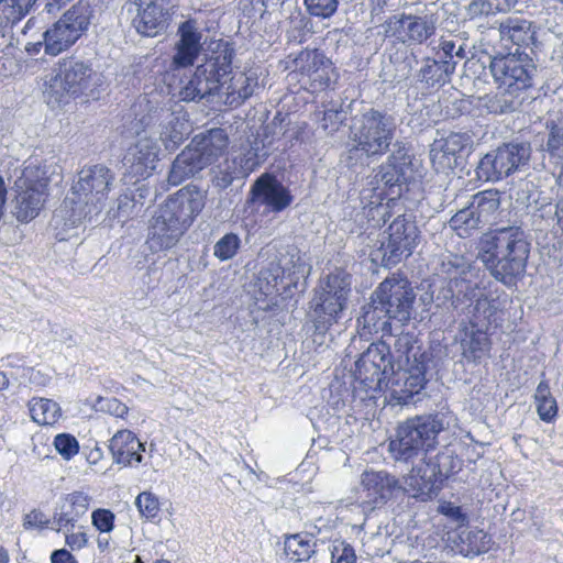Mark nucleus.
I'll use <instances>...</instances> for the list:
<instances>
[{"mask_svg": "<svg viewBox=\"0 0 563 563\" xmlns=\"http://www.w3.org/2000/svg\"><path fill=\"white\" fill-rule=\"evenodd\" d=\"M440 271L446 283L439 290L437 300L460 312L472 308L468 320L460 324V344L463 358L479 364L489 355L492 329L501 321L496 299L485 294V272L475 262L457 254L444 256Z\"/></svg>", "mask_w": 563, "mask_h": 563, "instance_id": "nucleus-1", "label": "nucleus"}, {"mask_svg": "<svg viewBox=\"0 0 563 563\" xmlns=\"http://www.w3.org/2000/svg\"><path fill=\"white\" fill-rule=\"evenodd\" d=\"M422 163L404 141H396L386 162L374 169L371 188L362 191L364 211L373 228H379L404 210L399 199L422 178Z\"/></svg>", "mask_w": 563, "mask_h": 563, "instance_id": "nucleus-2", "label": "nucleus"}, {"mask_svg": "<svg viewBox=\"0 0 563 563\" xmlns=\"http://www.w3.org/2000/svg\"><path fill=\"white\" fill-rule=\"evenodd\" d=\"M235 55L229 42L220 41L206 55L202 64L186 80H181L178 97L185 102L213 101L214 97H225V104L238 108L254 91L251 78L240 73L232 75Z\"/></svg>", "mask_w": 563, "mask_h": 563, "instance_id": "nucleus-3", "label": "nucleus"}, {"mask_svg": "<svg viewBox=\"0 0 563 563\" xmlns=\"http://www.w3.org/2000/svg\"><path fill=\"white\" fill-rule=\"evenodd\" d=\"M477 250V258L484 265L483 271L485 273L487 271L505 287L515 288L525 277L531 242L521 227H501L483 233ZM485 279H487L486 275ZM488 284L485 280L486 287Z\"/></svg>", "mask_w": 563, "mask_h": 563, "instance_id": "nucleus-4", "label": "nucleus"}, {"mask_svg": "<svg viewBox=\"0 0 563 563\" xmlns=\"http://www.w3.org/2000/svg\"><path fill=\"white\" fill-rule=\"evenodd\" d=\"M205 199L202 191L189 187L169 196L148 221L145 246L151 253L175 247L205 208Z\"/></svg>", "mask_w": 563, "mask_h": 563, "instance_id": "nucleus-5", "label": "nucleus"}, {"mask_svg": "<svg viewBox=\"0 0 563 563\" xmlns=\"http://www.w3.org/2000/svg\"><path fill=\"white\" fill-rule=\"evenodd\" d=\"M311 266L299 253L282 254L260 271L255 287V305L258 310L276 311L295 300L307 289Z\"/></svg>", "mask_w": 563, "mask_h": 563, "instance_id": "nucleus-6", "label": "nucleus"}, {"mask_svg": "<svg viewBox=\"0 0 563 563\" xmlns=\"http://www.w3.org/2000/svg\"><path fill=\"white\" fill-rule=\"evenodd\" d=\"M396 129L395 117L385 110L371 108L355 117L349 129L343 162L349 167H355L380 158L390 151L391 145L395 148L393 140Z\"/></svg>", "mask_w": 563, "mask_h": 563, "instance_id": "nucleus-7", "label": "nucleus"}, {"mask_svg": "<svg viewBox=\"0 0 563 563\" xmlns=\"http://www.w3.org/2000/svg\"><path fill=\"white\" fill-rule=\"evenodd\" d=\"M395 347L405 357V366L394 369L389 380V396L400 405L416 402L428 383L427 374L439 365L442 354L441 344H431L429 349H422L412 334L405 333L397 338Z\"/></svg>", "mask_w": 563, "mask_h": 563, "instance_id": "nucleus-8", "label": "nucleus"}, {"mask_svg": "<svg viewBox=\"0 0 563 563\" xmlns=\"http://www.w3.org/2000/svg\"><path fill=\"white\" fill-rule=\"evenodd\" d=\"M394 358L389 344L377 341L369 344L354 368V386L350 395L351 410L360 411L363 406H373L376 393L387 389L394 374Z\"/></svg>", "mask_w": 563, "mask_h": 563, "instance_id": "nucleus-9", "label": "nucleus"}, {"mask_svg": "<svg viewBox=\"0 0 563 563\" xmlns=\"http://www.w3.org/2000/svg\"><path fill=\"white\" fill-rule=\"evenodd\" d=\"M54 75L45 82L44 98L52 108L68 103L70 98L93 97L102 85V75L91 60L76 56L62 58Z\"/></svg>", "mask_w": 563, "mask_h": 563, "instance_id": "nucleus-10", "label": "nucleus"}, {"mask_svg": "<svg viewBox=\"0 0 563 563\" xmlns=\"http://www.w3.org/2000/svg\"><path fill=\"white\" fill-rule=\"evenodd\" d=\"M352 277L336 269L319 280L309 302V319L313 334L323 335L339 321L346 309L351 294Z\"/></svg>", "mask_w": 563, "mask_h": 563, "instance_id": "nucleus-11", "label": "nucleus"}, {"mask_svg": "<svg viewBox=\"0 0 563 563\" xmlns=\"http://www.w3.org/2000/svg\"><path fill=\"white\" fill-rule=\"evenodd\" d=\"M442 430L443 423L438 416H416L398 424L388 450L396 462L413 463L435 448Z\"/></svg>", "mask_w": 563, "mask_h": 563, "instance_id": "nucleus-12", "label": "nucleus"}, {"mask_svg": "<svg viewBox=\"0 0 563 563\" xmlns=\"http://www.w3.org/2000/svg\"><path fill=\"white\" fill-rule=\"evenodd\" d=\"M466 58L465 45L452 38L442 37L432 47V55L417 60L413 71L415 84L424 90L438 91L452 80L456 65Z\"/></svg>", "mask_w": 563, "mask_h": 563, "instance_id": "nucleus-13", "label": "nucleus"}, {"mask_svg": "<svg viewBox=\"0 0 563 563\" xmlns=\"http://www.w3.org/2000/svg\"><path fill=\"white\" fill-rule=\"evenodd\" d=\"M380 247L372 253L373 261L380 256L385 267H393L409 257L421 240L417 217L412 211L402 210L389 223Z\"/></svg>", "mask_w": 563, "mask_h": 563, "instance_id": "nucleus-14", "label": "nucleus"}, {"mask_svg": "<svg viewBox=\"0 0 563 563\" xmlns=\"http://www.w3.org/2000/svg\"><path fill=\"white\" fill-rule=\"evenodd\" d=\"M532 148L528 141L504 142L488 151L478 162L475 173L478 180L497 183L529 165Z\"/></svg>", "mask_w": 563, "mask_h": 563, "instance_id": "nucleus-15", "label": "nucleus"}, {"mask_svg": "<svg viewBox=\"0 0 563 563\" xmlns=\"http://www.w3.org/2000/svg\"><path fill=\"white\" fill-rule=\"evenodd\" d=\"M488 68L495 85H504L533 99L531 92L536 86L538 66L530 54L515 52L488 56Z\"/></svg>", "mask_w": 563, "mask_h": 563, "instance_id": "nucleus-16", "label": "nucleus"}, {"mask_svg": "<svg viewBox=\"0 0 563 563\" xmlns=\"http://www.w3.org/2000/svg\"><path fill=\"white\" fill-rule=\"evenodd\" d=\"M143 108L145 113L135 112V122L133 129L137 134L140 131H146L158 124L159 139L168 152L176 151L179 145L188 137L191 132V124L183 111H175L167 107H154L150 100H146Z\"/></svg>", "mask_w": 563, "mask_h": 563, "instance_id": "nucleus-17", "label": "nucleus"}, {"mask_svg": "<svg viewBox=\"0 0 563 563\" xmlns=\"http://www.w3.org/2000/svg\"><path fill=\"white\" fill-rule=\"evenodd\" d=\"M114 173L103 164L84 166L71 186V205H80L96 216L103 209L112 189Z\"/></svg>", "mask_w": 563, "mask_h": 563, "instance_id": "nucleus-18", "label": "nucleus"}, {"mask_svg": "<svg viewBox=\"0 0 563 563\" xmlns=\"http://www.w3.org/2000/svg\"><path fill=\"white\" fill-rule=\"evenodd\" d=\"M374 294L376 302L386 307L394 321L405 324L411 319L417 295L406 276L393 274L376 287Z\"/></svg>", "mask_w": 563, "mask_h": 563, "instance_id": "nucleus-19", "label": "nucleus"}, {"mask_svg": "<svg viewBox=\"0 0 563 563\" xmlns=\"http://www.w3.org/2000/svg\"><path fill=\"white\" fill-rule=\"evenodd\" d=\"M294 201V196L275 174L263 173L251 185L246 205L249 208L264 207L267 213H280Z\"/></svg>", "mask_w": 563, "mask_h": 563, "instance_id": "nucleus-20", "label": "nucleus"}, {"mask_svg": "<svg viewBox=\"0 0 563 563\" xmlns=\"http://www.w3.org/2000/svg\"><path fill=\"white\" fill-rule=\"evenodd\" d=\"M361 506L365 514L383 507L394 495L404 490L398 478L386 471H366L361 478Z\"/></svg>", "mask_w": 563, "mask_h": 563, "instance_id": "nucleus-21", "label": "nucleus"}, {"mask_svg": "<svg viewBox=\"0 0 563 563\" xmlns=\"http://www.w3.org/2000/svg\"><path fill=\"white\" fill-rule=\"evenodd\" d=\"M159 147L152 137H141L130 146L122 159L124 177L137 184L140 179L150 177L156 168Z\"/></svg>", "mask_w": 563, "mask_h": 563, "instance_id": "nucleus-22", "label": "nucleus"}, {"mask_svg": "<svg viewBox=\"0 0 563 563\" xmlns=\"http://www.w3.org/2000/svg\"><path fill=\"white\" fill-rule=\"evenodd\" d=\"M128 12L135 11L131 19L134 30L142 36L154 37L169 25L172 4H159L156 2H128Z\"/></svg>", "mask_w": 563, "mask_h": 563, "instance_id": "nucleus-23", "label": "nucleus"}, {"mask_svg": "<svg viewBox=\"0 0 563 563\" xmlns=\"http://www.w3.org/2000/svg\"><path fill=\"white\" fill-rule=\"evenodd\" d=\"M422 463L413 466L405 477L404 492L411 497L426 501L433 498L442 489L444 483L431 463V456L420 457Z\"/></svg>", "mask_w": 563, "mask_h": 563, "instance_id": "nucleus-24", "label": "nucleus"}, {"mask_svg": "<svg viewBox=\"0 0 563 563\" xmlns=\"http://www.w3.org/2000/svg\"><path fill=\"white\" fill-rule=\"evenodd\" d=\"M47 197L45 179L24 180V187L18 192L14 201L13 216L21 223L35 219L42 210Z\"/></svg>", "mask_w": 563, "mask_h": 563, "instance_id": "nucleus-25", "label": "nucleus"}, {"mask_svg": "<svg viewBox=\"0 0 563 563\" xmlns=\"http://www.w3.org/2000/svg\"><path fill=\"white\" fill-rule=\"evenodd\" d=\"M178 42L175 45V54L172 65L174 69L192 66L200 55L202 34L198 31L195 20H186L178 26Z\"/></svg>", "mask_w": 563, "mask_h": 563, "instance_id": "nucleus-26", "label": "nucleus"}, {"mask_svg": "<svg viewBox=\"0 0 563 563\" xmlns=\"http://www.w3.org/2000/svg\"><path fill=\"white\" fill-rule=\"evenodd\" d=\"M530 99L504 85H496L495 91L477 98V106L490 115H508L520 112L525 102Z\"/></svg>", "mask_w": 563, "mask_h": 563, "instance_id": "nucleus-27", "label": "nucleus"}, {"mask_svg": "<svg viewBox=\"0 0 563 563\" xmlns=\"http://www.w3.org/2000/svg\"><path fill=\"white\" fill-rule=\"evenodd\" d=\"M91 497L84 492H73L63 497V504L56 508L53 516V530L59 531L63 528L67 532L75 528L76 522L88 511Z\"/></svg>", "mask_w": 563, "mask_h": 563, "instance_id": "nucleus-28", "label": "nucleus"}, {"mask_svg": "<svg viewBox=\"0 0 563 563\" xmlns=\"http://www.w3.org/2000/svg\"><path fill=\"white\" fill-rule=\"evenodd\" d=\"M374 291L371 295L369 302L361 308V314L357 317L356 323L361 336L371 335L373 333L390 334L391 321L394 317L389 316L383 303H377Z\"/></svg>", "mask_w": 563, "mask_h": 563, "instance_id": "nucleus-29", "label": "nucleus"}, {"mask_svg": "<svg viewBox=\"0 0 563 563\" xmlns=\"http://www.w3.org/2000/svg\"><path fill=\"white\" fill-rule=\"evenodd\" d=\"M188 145L210 166L225 153L229 136L224 129L213 128L196 134Z\"/></svg>", "mask_w": 563, "mask_h": 563, "instance_id": "nucleus-30", "label": "nucleus"}, {"mask_svg": "<svg viewBox=\"0 0 563 563\" xmlns=\"http://www.w3.org/2000/svg\"><path fill=\"white\" fill-rule=\"evenodd\" d=\"M109 450L114 463L129 466L142 462L141 452L145 450V445L132 431L120 430L111 438Z\"/></svg>", "mask_w": 563, "mask_h": 563, "instance_id": "nucleus-31", "label": "nucleus"}, {"mask_svg": "<svg viewBox=\"0 0 563 563\" xmlns=\"http://www.w3.org/2000/svg\"><path fill=\"white\" fill-rule=\"evenodd\" d=\"M68 201H70V198L65 199L64 206L54 212L51 220L55 238L60 242L68 241L77 234L76 230L82 218L96 216L95 213H87V209L80 205H73L68 208Z\"/></svg>", "mask_w": 563, "mask_h": 563, "instance_id": "nucleus-32", "label": "nucleus"}, {"mask_svg": "<svg viewBox=\"0 0 563 563\" xmlns=\"http://www.w3.org/2000/svg\"><path fill=\"white\" fill-rule=\"evenodd\" d=\"M474 145L473 134L470 132H452L444 140L440 151L432 150V162L442 168H453L457 165V155L468 154Z\"/></svg>", "mask_w": 563, "mask_h": 563, "instance_id": "nucleus-33", "label": "nucleus"}, {"mask_svg": "<svg viewBox=\"0 0 563 563\" xmlns=\"http://www.w3.org/2000/svg\"><path fill=\"white\" fill-rule=\"evenodd\" d=\"M133 265L132 287L136 292L143 296L158 287L163 269L155 261L148 263V256L141 254L134 256Z\"/></svg>", "mask_w": 563, "mask_h": 563, "instance_id": "nucleus-34", "label": "nucleus"}, {"mask_svg": "<svg viewBox=\"0 0 563 563\" xmlns=\"http://www.w3.org/2000/svg\"><path fill=\"white\" fill-rule=\"evenodd\" d=\"M207 167L208 165L197 154V151L187 145L174 159L168 174V183L178 186Z\"/></svg>", "mask_w": 563, "mask_h": 563, "instance_id": "nucleus-35", "label": "nucleus"}, {"mask_svg": "<svg viewBox=\"0 0 563 563\" xmlns=\"http://www.w3.org/2000/svg\"><path fill=\"white\" fill-rule=\"evenodd\" d=\"M45 37L46 54L55 57L71 47L80 38V33H76L74 27L59 18L45 30Z\"/></svg>", "mask_w": 563, "mask_h": 563, "instance_id": "nucleus-36", "label": "nucleus"}, {"mask_svg": "<svg viewBox=\"0 0 563 563\" xmlns=\"http://www.w3.org/2000/svg\"><path fill=\"white\" fill-rule=\"evenodd\" d=\"M503 38L511 41L514 45L521 48H530L537 43L536 30L531 21L521 18H508L500 26Z\"/></svg>", "mask_w": 563, "mask_h": 563, "instance_id": "nucleus-37", "label": "nucleus"}, {"mask_svg": "<svg viewBox=\"0 0 563 563\" xmlns=\"http://www.w3.org/2000/svg\"><path fill=\"white\" fill-rule=\"evenodd\" d=\"M329 59L322 51L318 48L302 49L298 54H289L286 60V69H291V74L296 77L300 76L298 81L302 84L308 77L311 76L312 71H316L319 67L327 63Z\"/></svg>", "mask_w": 563, "mask_h": 563, "instance_id": "nucleus-38", "label": "nucleus"}, {"mask_svg": "<svg viewBox=\"0 0 563 563\" xmlns=\"http://www.w3.org/2000/svg\"><path fill=\"white\" fill-rule=\"evenodd\" d=\"M40 0H0V30L13 29L26 15L35 11Z\"/></svg>", "mask_w": 563, "mask_h": 563, "instance_id": "nucleus-39", "label": "nucleus"}, {"mask_svg": "<svg viewBox=\"0 0 563 563\" xmlns=\"http://www.w3.org/2000/svg\"><path fill=\"white\" fill-rule=\"evenodd\" d=\"M548 137L543 147L544 157L555 172L563 169V117L548 124Z\"/></svg>", "mask_w": 563, "mask_h": 563, "instance_id": "nucleus-40", "label": "nucleus"}, {"mask_svg": "<svg viewBox=\"0 0 563 563\" xmlns=\"http://www.w3.org/2000/svg\"><path fill=\"white\" fill-rule=\"evenodd\" d=\"M353 102V100L347 98H340L331 100L324 106L321 128L328 135H333L344 124L347 117L352 113Z\"/></svg>", "mask_w": 563, "mask_h": 563, "instance_id": "nucleus-41", "label": "nucleus"}, {"mask_svg": "<svg viewBox=\"0 0 563 563\" xmlns=\"http://www.w3.org/2000/svg\"><path fill=\"white\" fill-rule=\"evenodd\" d=\"M450 227L456 231L457 235L461 238H468L476 230L485 227L484 220L479 218L476 210H474V206L471 203L459 210L451 219Z\"/></svg>", "mask_w": 563, "mask_h": 563, "instance_id": "nucleus-42", "label": "nucleus"}, {"mask_svg": "<svg viewBox=\"0 0 563 563\" xmlns=\"http://www.w3.org/2000/svg\"><path fill=\"white\" fill-rule=\"evenodd\" d=\"M407 34L409 37V46L415 44H422L435 32V25L431 16L415 15L406 13Z\"/></svg>", "mask_w": 563, "mask_h": 563, "instance_id": "nucleus-43", "label": "nucleus"}, {"mask_svg": "<svg viewBox=\"0 0 563 563\" xmlns=\"http://www.w3.org/2000/svg\"><path fill=\"white\" fill-rule=\"evenodd\" d=\"M29 410L33 421L38 424H54L62 416L59 405L47 398H32Z\"/></svg>", "mask_w": 563, "mask_h": 563, "instance_id": "nucleus-44", "label": "nucleus"}, {"mask_svg": "<svg viewBox=\"0 0 563 563\" xmlns=\"http://www.w3.org/2000/svg\"><path fill=\"white\" fill-rule=\"evenodd\" d=\"M534 401L539 418L547 423L553 422L558 416L559 408L555 398L551 394L548 380L542 379L539 383L534 394Z\"/></svg>", "mask_w": 563, "mask_h": 563, "instance_id": "nucleus-45", "label": "nucleus"}, {"mask_svg": "<svg viewBox=\"0 0 563 563\" xmlns=\"http://www.w3.org/2000/svg\"><path fill=\"white\" fill-rule=\"evenodd\" d=\"M93 16L92 7L85 1H78L68 9L60 18L80 33V37L87 33Z\"/></svg>", "mask_w": 563, "mask_h": 563, "instance_id": "nucleus-46", "label": "nucleus"}, {"mask_svg": "<svg viewBox=\"0 0 563 563\" xmlns=\"http://www.w3.org/2000/svg\"><path fill=\"white\" fill-rule=\"evenodd\" d=\"M336 79L338 74L335 68L331 59H327V63H323L316 71H312L311 76L308 77L301 86L311 92H319L330 88Z\"/></svg>", "mask_w": 563, "mask_h": 563, "instance_id": "nucleus-47", "label": "nucleus"}, {"mask_svg": "<svg viewBox=\"0 0 563 563\" xmlns=\"http://www.w3.org/2000/svg\"><path fill=\"white\" fill-rule=\"evenodd\" d=\"M471 205L484 223L488 224L492 216L498 210L500 201L496 191L485 190L474 195Z\"/></svg>", "mask_w": 563, "mask_h": 563, "instance_id": "nucleus-48", "label": "nucleus"}, {"mask_svg": "<svg viewBox=\"0 0 563 563\" xmlns=\"http://www.w3.org/2000/svg\"><path fill=\"white\" fill-rule=\"evenodd\" d=\"M383 35L385 38H393L396 42L409 46L411 37L407 34L406 13H397L390 15L382 25Z\"/></svg>", "mask_w": 563, "mask_h": 563, "instance_id": "nucleus-49", "label": "nucleus"}, {"mask_svg": "<svg viewBox=\"0 0 563 563\" xmlns=\"http://www.w3.org/2000/svg\"><path fill=\"white\" fill-rule=\"evenodd\" d=\"M431 463L437 470L439 478H441L443 483L451 475L461 470L460 460L454 455V452L449 449L438 452L434 456H431Z\"/></svg>", "mask_w": 563, "mask_h": 563, "instance_id": "nucleus-50", "label": "nucleus"}, {"mask_svg": "<svg viewBox=\"0 0 563 563\" xmlns=\"http://www.w3.org/2000/svg\"><path fill=\"white\" fill-rule=\"evenodd\" d=\"M517 0H472L468 10L474 15H492L510 11Z\"/></svg>", "mask_w": 563, "mask_h": 563, "instance_id": "nucleus-51", "label": "nucleus"}, {"mask_svg": "<svg viewBox=\"0 0 563 563\" xmlns=\"http://www.w3.org/2000/svg\"><path fill=\"white\" fill-rule=\"evenodd\" d=\"M311 540L300 534H294L285 541V552L291 555V560L305 561L308 560L313 551Z\"/></svg>", "mask_w": 563, "mask_h": 563, "instance_id": "nucleus-52", "label": "nucleus"}, {"mask_svg": "<svg viewBox=\"0 0 563 563\" xmlns=\"http://www.w3.org/2000/svg\"><path fill=\"white\" fill-rule=\"evenodd\" d=\"M241 247V239L236 233L229 232L217 241L213 255L221 262L233 258Z\"/></svg>", "mask_w": 563, "mask_h": 563, "instance_id": "nucleus-53", "label": "nucleus"}, {"mask_svg": "<svg viewBox=\"0 0 563 563\" xmlns=\"http://www.w3.org/2000/svg\"><path fill=\"white\" fill-rule=\"evenodd\" d=\"M332 563H356L354 548L344 540H334L329 547Z\"/></svg>", "mask_w": 563, "mask_h": 563, "instance_id": "nucleus-54", "label": "nucleus"}, {"mask_svg": "<svg viewBox=\"0 0 563 563\" xmlns=\"http://www.w3.org/2000/svg\"><path fill=\"white\" fill-rule=\"evenodd\" d=\"M306 9L310 15L328 19L338 10L339 0H303Z\"/></svg>", "mask_w": 563, "mask_h": 563, "instance_id": "nucleus-55", "label": "nucleus"}, {"mask_svg": "<svg viewBox=\"0 0 563 563\" xmlns=\"http://www.w3.org/2000/svg\"><path fill=\"white\" fill-rule=\"evenodd\" d=\"M56 451L66 461L71 460L79 452V442L70 433H59L54 439Z\"/></svg>", "mask_w": 563, "mask_h": 563, "instance_id": "nucleus-56", "label": "nucleus"}, {"mask_svg": "<svg viewBox=\"0 0 563 563\" xmlns=\"http://www.w3.org/2000/svg\"><path fill=\"white\" fill-rule=\"evenodd\" d=\"M135 505L140 514L146 519H155L158 516L159 501L151 492L141 493L135 499Z\"/></svg>", "mask_w": 563, "mask_h": 563, "instance_id": "nucleus-57", "label": "nucleus"}, {"mask_svg": "<svg viewBox=\"0 0 563 563\" xmlns=\"http://www.w3.org/2000/svg\"><path fill=\"white\" fill-rule=\"evenodd\" d=\"M115 515L110 509L97 508L91 512V523L100 533H110L114 529Z\"/></svg>", "mask_w": 563, "mask_h": 563, "instance_id": "nucleus-58", "label": "nucleus"}, {"mask_svg": "<svg viewBox=\"0 0 563 563\" xmlns=\"http://www.w3.org/2000/svg\"><path fill=\"white\" fill-rule=\"evenodd\" d=\"M268 156V151L265 148L251 147L244 156L242 167L245 170L252 172L257 168Z\"/></svg>", "mask_w": 563, "mask_h": 563, "instance_id": "nucleus-59", "label": "nucleus"}, {"mask_svg": "<svg viewBox=\"0 0 563 563\" xmlns=\"http://www.w3.org/2000/svg\"><path fill=\"white\" fill-rule=\"evenodd\" d=\"M117 203V213L119 218H130L133 214H137L140 212L137 211L135 199L129 191L120 195Z\"/></svg>", "mask_w": 563, "mask_h": 563, "instance_id": "nucleus-60", "label": "nucleus"}, {"mask_svg": "<svg viewBox=\"0 0 563 563\" xmlns=\"http://www.w3.org/2000/svg\"><path fill=\"white\" fill-rule=\"evenodd\" d=\"M439 511L459 525L467 522V515L463 511L461 506L451 501H445L439 506Z\"/></svg>", "mask_w": 563, "mask_h": 563, "instance_id": "nucleus-61", "label": "nucleus"}, {"mask_svg": "<svg viewBox=\"0 0 563 563\" xmlns=\"http://www.w3.org/2000/svg\"><path fill=\"white\" fill-rule=\"evenodd\" d=\"M100 402L101 410H104L114 417L123 418L125 415H128L129 408L117 398H109Z\"/></svg>", "mask_w": 563, "mask_h": 563, "instance_id": "nucleus-62", "label": "nucleus"}, {"mask_svg": "<svg viewBox=\"0 0 563 563\" xmlns=\"http://www.w3.org/2000/svg\"><path fill=\"white\" fill-rule=\"evenodd\" d=\"M49 525V520L46 516L38 509L32 510L24 517L23 526L25 529L29 528H47Z\"/></svg>", "mask_w": 563, "mask_h": 563, "instance_id": "nucleus-63", "label": "nucleus"}, {"mask_svg": "<svg viewBox=\"0 0 563 563\" xmlns=\"http://www.w3.org/2000/svg\"><path fill=\"white\" fill-rule=\"evenodd\" d=\"M235 178V172H231L229 167L221 168L214 176L213 184L217 188L223 190L231 186Z\"/></svg>", "mask_w": 563, "mask_h": 563, "instance_id": "nucleus-64", "label": "nucleus"}]
</instances>
